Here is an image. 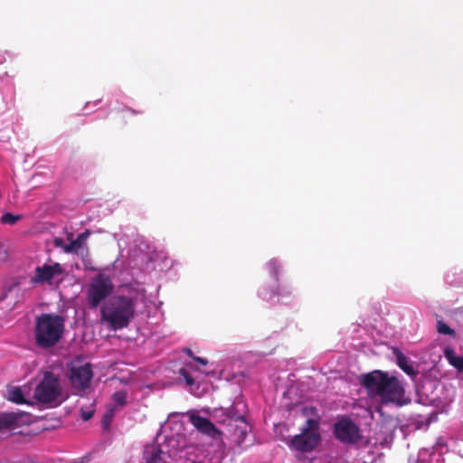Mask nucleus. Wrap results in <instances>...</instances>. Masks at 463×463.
Returning a JSON list of instances; mask_svg holds the SVG:
<instances>
[{
	"label": "nucleus",
	"mask_w": 463,
	"mask_h": 463,
	"mask_svg": "<svg viewBox=\"0 0 463 463\" xmlns=\"http://www.w3.org/2000/svg\"><path fill=\"white\" fill-rule=\"evenodd\" d=\"M53 244L55 247L61 248L63 250H64V247L67 245L64 243L63 240L59 237L54 238Z\"/></svg>",
	"instance_id": "27"
},
{
	"label": "nucleus",
	"mask_w": 463,
	"mask_h": 463,
	"mask_svg": "<svg viewBox=\"0 0 463 463\" xmlns=\"http://www.w3.org/2000/svg\"><path fill=\"white\" fill-rule=\"evenodd\" d=\"M138 113H139L138 111H137L131 108H128V107H125L122 109L118 110V117L123 121V123H127V120H126L127 118L136 116Z\"/></svg>",
	"instance_id": "20"
},
{
	"label": "nucleus",
	"mask_w": 463,
	"mask_h": 463,
	"mask_svg": "<svg viewBox=\"0 0 463 463\" xmlns=\"http://www.w3.org/2000/svg\"><path fill=\"white\" fill-rule=\"evenodd\" d=\"M360 383L367 391L370 397L378 396L383 404L393 403L402 406L407 403L404 399L405 391L402 383L395 376L374 370L361 376Z\"/></svg>",
	"instance_id": "1"
},
{
	"label": "nucleus",
	"mask_w": 463,
	"mask_h": 463,
	"mask_svg": "<svg viewBox=\"0 0 463 463\" xmlns=\"http://www.w3.org/2000/svg\"><path fill=\"white\" fill-rule=\"evenodd\" d=\"M179 374L184 377V379L188 386L194 385V380L185 368H181L179 370Z\"/></svg>",
	"instance_id": "23"
},
{
	"label": "nucleus",
	"mask_w": 463,
	"mask_h": 463,
	"mask_svg": "<svg viewBox=\"0 0 463 463\" xmlns=\"http://www.w3.org/2000/svg\"><path fill=\"white\" fill-rule=\"evenodd\" d=\"M251 427L246 421H241V424H235L232 428H229L228 431L230 432L233 442L237 444V446L241 449H246L250 444H245L246 438L248 434L250 432Z\"/></svg>",
	"instance_id": "12"
},
{
	"label": "nucleus",
	"mask_w": 463,
	"mask_h": 463,
	"mask_svg": "<svg viewBox=\"0 0 463 463\" xmlns=\"http://www.w3.org/2000/svg\"><path fill=\"white\" fill-rule=\"evenodd\" d=\"M135 298L118 295L109 298L100 308V320L110 329L117 331L129 326L135 317Z\"/></svg>",
	"instance_id": "2"
},
{
	"label": "nucleus",
	"mask_w": 463,
	"mask_h": 463,
	"mask_svg": "<svg viewBox=\"0 0 463 463\" xmlns=\"http://www.w3.org/2000/svg\"><path fill=\"white\" fill-rule=\"evenodd\" d=\"M220 413V416L225 417L220 422L226 425L228 429L232 428L235 424H241V421H246L245 405L243 402H236L231 407L222 409Z\"/></svg>",
	"instance_id": "10"
},
{
	"label": "nucleus",
	"mask_w": 463,
	"mask_h": 463,
	"mask_svg": "<svg viewBox=\"0 0 463 463\" xmlns=\"http://www.w3.org/2000/svg\"><path fill=\"white\" fill-rule=\"evenodd\" d=\"M335 438L345 444H354L361 439L359 427L349 418L345 417L334 424Z\"/></svg>",
	"instance_id": "7"
},
{
	"label": "nucleus",
	"mask_w": 463,
	"mask_h": 463,
	"mask_svg": "<svg viewBox=\"0 0 463 463\" xmlns=\"http://www.w3.org/2000/svg\"><path fill=\"white\" fill-rule=\"evenodd\" d=\"M94 411H85L83 409L80 410V416L83 420H89L93 417Z\"/></svg>",
	"instance_id": "26"
},
{
	"label": "nucleus",
	"mask_w": 463,
	"mask_h": 463,
	"mask_svg": "<svg viewBox=\"0 0 463 463\" xmlns=\"http://www.w3.org/2000/svg\"><path fill=\"white\" fill-rule=\"evenodd\" d=\"M63 269L58 262L52 265L43 264V266H38L35 268L34 276L31 278V283L34 285L46 282L51 283L55 277L61 275Z\"/></svg>",
	"instance_id": "9"
},
{
	"label": "nucleus",
	"mask_w": 463,
	"mask_h": 463,
	"mask_svg": "<svg viewBox=\"0 0 463 463\" xmlns=\"http://www.w3.org/2000/svg\"><path fill=\"white\" fill-rule=\"evenodd\" d=\"M24 416L25 413L22 411L0 413V432L18 428Z\"/></svg>",
	"instance_id": "13"
},
{
	"label": "nucleus",
	"mask_w": 463,
	"mask_h": 463,
	"mask_svg": "<svg viewBox=\"0 0 463 463\" xmlns=\"http://www.w3.org/2000/svg\"><path fill=\"white\" fill-rule=\"evenodd\" d=\"M190 422L196 428L198 431L211 438L214 439L220 435V432L214 424L207 418L193 414L190 416Z\"/></svg>",
	"instance_id": "11"
},
{
	"label": "nucleus",
	"mask_w": 463,
	"mask_h": 463,
	"mask_svg": "<svg viewBox=\"0 0 463 463\" xmlns=\"http://www.w3.org/2000/svg\"><path fill=\"white\" fill-rule=\"evenodd\" d=\"M112 399L113 401L120 405V406H123L126 404L127 402V394L125 392H116L113 395H112Z\"/></svg>",
	"instance_id": "22"
},
{
	"label": "nucleus",
	"mask_w": 463,
	"mask_h": 463,
	"mask_svg": "<svg viewBox=\"0 0 463 463\" xmlns=\"http://www.w3.org/2000/svg\"><path fill=\"white\" fill-rule=\"evenodd\" d=\"M437 331L440 335H450L452 337L456 336V332L454 329L450 328L445 322L442 320H438L437 322Z\"/></svg>",
	"instance_id": "18"
},
{
	"label": "nucleus",
	"mask_w": 463,
	"mask_h": 463,
	"mask_svg": "<svg viewBox=\"0 0 463 463\" xmlns=\"http://www.w3.org/2000/svg\"><path fill=\"white\" fill-rule=\"evenodd\" d=\"M147 463H162L159 451H153L147 459Z\"/></svg>",
	"instance_id": "24"
},
{
	"label": "nucleus",
	"mask_w": 463,
	"mask_h": 463,
	"mask_svg": "<svg viewBox=\"0 0 463 463\" xmlns=\"http://www.w3.org/2000/svg\"><path fill=\"white\" fill-rule=\"evenodd\" d=\"M9 400L17 403L24 404L26 403V401L24 397V393L19 387H14L9 392Z\"/></svg>",
	"instance_id": "17"
},
{
	"label": "nucleus",
	"mask_w": 463,
	"mask_h": 463,
	"mask_svg": "<svg viewBox=\"0 0 463 463\" xmlns=\"http://www.w3.org/2000/svg\"><path fill=\"white\" fill-rule=\"evenodd\" d=\"M115 414V409L113 407L109 408L102 418V426L105 430L109 429L113 417Z\"/></svg>",
	"instance_id": "21"
},
{
	"label": "nucleus",
	"mask_w": 463,
	"mask_h": 463,
	"mask_svg": "<svg viewBox=\"0 0 463 463\" xmlns=\"http://www.w3.org/2000/svg\"><path fill=\"white\" fill-rule=\"evenodd\" d=\"M184 352L187 355H189L193 360H194V357H196L195 355H194V354H193V352H192V350H191L190 348H185V349L184 350Z\"/></svg>",
	"instance_id": "30"
},
{
	"label": "nucleus",
	"mask_w": 463,
	"mask_h": 463,
	"mask_svg": "<svg viewBox=\"0 0 463 463\" xmlns=\"http://www.w3.org/2000/svg\"><path fill=\"white\" fill-rule=\"evenodd\" d=\"M394 354L396 355V363L398 366L408 375L416 374V371L413 366L409 364L408 358L398 349L394 350Z\"/></svg>",
	"instance_id": "15"
},
{
	"label": "nucleus",
	"mask_w": 463,
	"mask_h": 463,
	"mask_svg": "<svg viewBox=\"0 0 463 463\" xmlns=\"http://www.w3.org/2000/svg\"><path fill=\"white\" fill-rule=\"evenodd\" d=\"M113 288L114 286L109 277L101 274L96 276L92 279L89 288L88 302L90 307H98L100 302L112 293Z\"/></svg>",
	"instance_id": "6"
},
{
	"label": "nucleus",
	"mask_w": 463,
	"mask_h": 463,
	"mask_svg": "<svg viewBox=\"0 0 463 463\" xmlns=\"http://www.w3.org/2000/svg\"><path fill=\"white\" fill-rule=\"evenodd\" d=\"M68 377L73 389L85 391L90 387L93 377L92 365L90 363L82 365H71L69 368Z\"/></svg>",
	"instance_id": "8"
},
{
	"label": "nucleus",
	"mask_w": 463,
	"mask_h": 463,
	"mask_svg": "<svg viewBox=\"0 0 463 463\" xmlns=\"http://www.w3.org/2000/svg\"><path fill=\"white\" fill-rule=\"evenodd\" d=\"M269 265L270 269L274 273V276L277 277V274H278V265H277V263L275 261H270L269 263Z\"/></svg>",
	"instance_id": "28"
},
{
	"label": "nucleus",
	"mask_w": 463,
	"mask_h": 463,
	"mask_svg": "<svg viewBox=\"0 0 463 463\" xmlns=\"http://www.w3.org/2000/svg\"><path fill=\"white\" fill-rule=\"evenodd\" d=\"M194 360L195 362H198L202 365H206L208 364V361L205 358H202V357H199V356L194 357Z\"/></svg>",
	"instance_id": "29"
},
{
	"label": "nucleus",
	"mask_w": 463,
	"mask_h": 463,
	"mask_svg": "<svg viewBox=\"0 0 463 463\" xmlns=\"http://www.w3.org/2000/svg\"><path fill=\"white\" fill-rule=\"evenodd\" d=\"M288 446L296 451L311 452L320 442L319 422L308 419L301 428V432L286 440Z\"/></svg>",
	"instance_id": "5"
},
{
	"label": "nucleus",
	"mask_w": 463,
	"mask_h": 463,
	"mask_svg": "<svg viewBox=\"0 0 463 463\" xmlns=\"http://www.w3.org/2000/svg\"><path fill=\"white\" fill-rule=\"evenodd\" d=\"M279 291H269L268 289H263L260 293L263 299H270L273 296L279 295Z\"/></svg>",
	"instance_id": "25"
},
{
	"label": "nucleus",
	"mask_w": 463,
	"mask_h": 463,
	"mask_svg": "<svg viewBox=\"0 0 463 463\" xmlns=\"http://www.w3.org/2000/svg\"><path fill=\"white\" fill-rule=\"evenodd\" d=\"M90 234V232L88 230L78 234L75 240H72L64 247V252L77 253L80 249L83 248L85 241L89 238Z\"/></svg>",
	"instance_id": "14"
},
{
	"label": "nucleus",
	"mask_w": 463,
	"mask_h": 463,
	"mask_svg": "<svg viewBox=\"0 0 463 463\" xmlns=\"http://www.w3.org/2000/svg\"><path fill=\"white\" fill-rule=\"evenodd\" d=\"M444 355L450 365L455 367L458 372H463V356L456 355L451 348H446Z\"/></svg>",
	"instance_id": "16"
},
{
	"label": "nucleus",
	"mask_w": 463,
	"mask_h": 463,
	"mask_svg": "<svg viewBox=\"0 0 463 463\" xmlns=\"http://www.w3.org/2000/svg\"><path fill=\"white\" fill-rule=\"evenodd\" d=\"M85 255H86V256H88V255H89V249H88V248H86V253H85Z\"/></svg>",
	"instance_id": "31"
},
{
	"label": "nucleus",
	"mask_w": 463,
	"mask_h": 463,
	"mask_svg": "<svg viewBox=\"0 0 463 463\" xmlns=\"http://www.w3.org/2000/svg\"><path fill=\"white\" fill-rule=\"evenodd\" d=\"M65 318L58 314L44 313L36 317L34 340L38 347L50 349L57 345L63 337Z\"/></svg>",
	"instance_id": "3"
},
{
	"label": "nucleus",
	"mask_w": 463,
	"mask_h": 463,
	"mask_svg": "<svg viewBox=\"0 0 463 463\" xmlns=\"http://www.w3.org/2000/svg\"><path fill=\"white\" fill-rule=\"evenodd\" d=\"M192 463H203L202 461H194Z\"/></svg>",
	"instance_id": "32"
},
{
	"label": "nucleus",
	"mask_w": 463,
	"mask_h": 463,
	"mask_svg": "<svg viewBox=\"0 0 463 463\" xmlns=\"http://www.w3.org/2000/svg\"><path fill=\"white\" fill-rule=\"evenodd\" d=\"M21 219H22V215H20V214H13L11 213H6L2 215L1 222H2V223H5V224L14 225Z\"/></svg>",
	"instance_id": "19"
},
{
	"label": "nucleus",
	"mask_w": 463,
	"mask_h": 463,
	"mask_svg": "<svg viewBox=\"0 0 463 463\" xmlns=\"http://www.w3.org/2000/svg\"><path fill=\"white\" fill-rule=\"evenodd\" d=\"M33 398L42 404L57 406L63 401L61 399V385L58 375L52 372H45L43 379L36 385Z\"/></svg>",
	"instance_id": "4"
}]
</instances>
